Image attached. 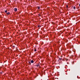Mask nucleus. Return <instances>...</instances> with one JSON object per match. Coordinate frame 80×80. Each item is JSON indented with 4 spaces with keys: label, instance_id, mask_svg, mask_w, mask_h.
<instances>
[{
    "label": "nucleus",
    "instance_id": "20e7f679",
    "mask_svg": "<svg viewBox=\"0 0 80 80\" xmlns=\"http://www.w3.org/2000/svg\"><path fill=\"white\" fill-rule=\"evenodd\" d=\"M10 12H8L7 13V15H10Z\"/></svg>",
    "mask_w": 80,
    "mask_h": 80
},
{
    "label": "nucleus",
    "instance_id": "7ed1b4c3",
    "mask_svg": "<svg viewBox=\"0 0 80 80\" xmlns=\"http://www.w3.org/2000/svg\"><path fill=\"white\" fill-rule=\"evenodd\" d=\"M40 65V64L39 63H38L37 65H36V66L37 67H38V66H39Z\"/></svg>",
    "mask_w": 80,
    "mask_h": 80
},
{
    "label": "nucleus",
    "instance_id": "9b49d317",
    "mask_svg": "<svg viewBox=\"0 0 80 80\" xmlns=\"http://www.w3.org/2000/svg\"><path fill=\"white\" fill-rule=\"evenodd\" d=\"M41 27V26H38V27Z\"/></svg>",
    "mask_w": 80,
    "mask_h": 80
},
{
    "label": "nucleus",
    "instance_id": "39448f33",
    "mask_svg": "<svg viewBox=\"0 0 80 80\" xmlns=\"http://www.w3.org/2000/svg\"><path fill=\"white\" fill-rule=\"evenodd\" d=\"M40 7H38V10H39V9H40Z\"/></svg>",
    "mask_w": 80,
    "mask_h": 80
},
{
    "label": "nucleus",
    "instance_id": "423d86ee",
    "mask_svg": "<svg viewBox=\"0 0 80 80\" xmlns=\"http://www.w3.org/2000/svg\"><path fill=\"white\" fill-rule=\"evenodd\" d=\"M29 65H31V62H29Z\"/></svg>",
    "mask_w": 80,
    "mask_h": 80
},
{
    "label": "nucleus",
    "instance_id": "f257e3e1",
    "mask_svg": "<svg viewBox=\"0 0 80 80\" xmlns=\"http://www.w3.org/2000/svg\"><path fill=\"white\" fill-rule=\"evenodd\" d=\"M14 12H17V8H15L14 9Z\"/></svg>",
    "mask_w": 80,
    "mask_h": 80
},
{
    "label": "nucleus",
    "instance_id": "9d476101",
    "mask_svg": "<svg viewBox=\"0 0 80 80\" xmlns=\"http://www.w3.org/2000/svg\"><path fill=\"white\" fill-rule=\"evenodd\" d=\"M66 7L67 8H68V5L66 6Z\"/></svg>",
    "mask_w": 80,
    "mask_h": 80
},
{
    "label": "nucleus",
    "instance_id": "f8f14e48",
    "mask_svg": "<svg viewBox=\"0 0 80 80\" xmlns=\"http://www.w3.org/2000/svg\"><path fill=\"white\" fill-rule=\"evenodd\" d=\"M67 60H68V59H67Z\"/></svg>",
    "mask_w": 80,
    "mask_h": 80
},
{
    "label": "nucleus",
    "instance_id": "f03ea898",
    "mask_svg": "<svg viewBox=\"0 0 80 80\" xmlns=\"http://www.w3.org/2000/svg\"><path fill=\"white\" fill-rule=\"evenodd\" d=\"M31 62L32 63H33V62H34V61L33 60H31Z\"/></svg>",
    "mask_w": 80,
    "mask_h": 80
},
{
    "label": "nucleus",
    "instance_id": "1a4fd4ad",
    "mask_svg": "<svg viewBox=\"0 0 80 80\" xmlns=\"http://www.w3.org/2000/svg\"><path fill=\"white\" fill-rule=\"evenodd\" d=\"M37 51V50H36V49H35L34 50V52H36Z\"/></svg>",
    "mask_w": 80,
    "mask_h": 80
},
{
    "label": "nucleus",
    "instance_id": "6e6552de",
    "mask_svg": "<svg viewBox=\"0 0 80 80\" xmlns=\"http://www.w3.org/2000/svg\"><path fill=\"white\" fill-rule=\"evenodd\" d=\"M73 8H74V9H75V7H74Z\"/></svg>",
    "mask_w": 80,
    "mask_h": 80
},
{
    "label": "nucleus",
    "instance_id": "0eeeda50",
    "mask_svg": "<svg viewBox=\"0 0 80 80\" xmlns=\"http://www.w3.org/2000/svg\"><path fill=\"white\" fill-rule=\"evenodd\" d=\"M5 13H7V10H5Z\"/></svg>",
    "mask_w": 80,
    "mask_h": 80
}]
</instances>
